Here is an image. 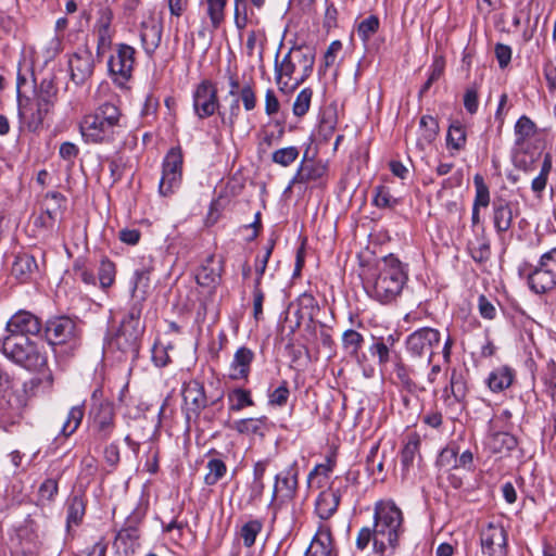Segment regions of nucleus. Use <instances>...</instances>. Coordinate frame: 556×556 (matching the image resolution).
Listing matches in <instances>:
<instances>
[{
	"label": "nucleus",
	"mask_w": 556,
	"mask_h": 556,
	"mask_svg": "<svg viewBox=\"0 0 556 556\" xmlns=\"http://www.w3.org/2000/svg\"><path fill=\"white\" fill-rule=\"evenodd\" d=\"M514 380V371L507 366L492 370L486 379L488 387L492 392H501L509 388Z\"/></svg>",
	"instance_id": "obj_32"
},
{
	"label": "nucleus",
	"mask_w": 556,
	"mask_h": 556,
	"mask_svg": "<svg viewBox=\"0 0 556 556\" xmlns=\"http://www.w3.org/2000/svg\"><path fill=\"white\" fill-rule=\"evenodd\" d=\"M214 255H208L204 264L198 269L195 279L200 286L211 287L217 283L220 274L219 270L212 267Z\"/></svg>",
	"instance_id": "obj_36"
},
{
	"label": "nucleus",
	"mask_w": 556,
	"mask_h": 556,
	"mask_svg": "<svg viewBox=\"0 0 556 556\" xmlns=\"http://www.w3.org/2000/svg\"><path fill=\"white\" fill-rule=\"evenodd\" d=\"M408 275L405 265L393 254L380 258L365 280L368 294L382 304L391 303L402 292Z\"/></svg>",
	"instance_id": "obj_1"
},
{
	"label": "nucleus",
	"mask_w": 556,
	"mask_h": 556,
	"mask_svg": "<svg viewBox=\"0 0 556 556\" xmlns=\"http://www.w3.org/2000/svg\"><path fill=\"white\" fill-rule=\"evenodd\" d=\"M327 170L328 167L324 162L307 160L304 156L295 175L290 181V186L321 184L323 179L327 175Z\"/></svg>",
	"instance_id": "obj_16"
},
{
	"label": "nucleus",
	"mask_w": 556,
	"mask_h": 556,
	"mask_svg": "<svg viewBox=\"0 0 556 556\" xmlns=\"http://www.w3.org/2000/svg\"><path fill=\"white\" fill-rule=\"evenodd\" d=\"M140 309L132 307L122 319L121 325L110 341L114 348L125 356L137 358L143 328L140 325Z\"/></svg>",
	"instance_id": "obj_6"
},
{
	"label": "nucleus",
	"mask_w": 556,
	"mask_h": 556,
	"mask_svg": "<svg viewBox=\"0 0 556 556\" xmlns=\"http://www.w3.org/2000/svg\"><path fill=\"white\" fill-rule=\"evenodd\" d=\"M536 131L538 127L530 117L527 115L520 116L514 128L515 146L521 149L527 140L533 138L536 135Z\"/></svg>",
	"instance_id": "obj_33"
},
{
	"label": "nucleus",
	"mask_w": 556,
	"mask_h": 556,
	"mask_svg": "<svg viewBox=\"0 0 556 556\" xmlns=\"http://www.w3.org/2000/svg\"><path fill=\"white\" fill-rule=\"evenodd\" d=\"M182 153L180 148H172L163 162V172L181 174Z\"/></svg>",
	"instance_id": "obj_51"
},
{
	"label": "nucleus",
	"mask_w": 556,
	"mask_h": 556,
	"mask_svg": "<svg viewBox=\"0 0 556 556\" xmlns=\"http://www.w3.org/2000/svg\"><path fill=\"white\" fill-rule=\"evenodd\" d=\"M315 54L307 48L295 47L278 60L275 59V80L278 89L283 93H291L302 85L312 74Z\"/></svg>",
	"instance_id": "obj_3"
},
{
	"label": "nucleus",
	"mask_w": 556,
	"mask_h": 556,
	"mask_svg": "<svg viewBox=\"0 0 556 556\" xmlns=\"http://www.w3.org/2000/svg\"><path fill=\"white\" fill-rule=\"evenodd\" d=\"M299 149L296 147H286L273 152L271 161L275 164L287 167L299 157Z\"/></svg>",
	"instance_id": "obj_48"
},
{
	"label": "nucleus",
	"mask_w": 556,
	"mask_h": 556,
	"mask_svg": "<svg viewBox=\"0 0 556 556\" xmlns=\"http://www.w3.org/2000/svg\"><path fill=\"white\" fill-rule=\"evenodd\" d=\"M187 418L192 416L198 417L202 409L207 405V399L204 392V387L198 381H190L186 384L182 392Z\"/></svg>",
	"instance_id": "obj_20"
},
{
	"label": "nucleus",
	"mask_w": 556,
	"mask_h": 556,
	"mask_svg": "<svg viewBox=\"0 0 556 556\" xmlns=\"http://www.w3.org/2000/svg\"><path fill=\"white\" fill-rule=\"evenodd\" d=\"M66 509V530L70 532L72 527H78L86 514V500L81 494H71L65 503Z\"/></svg>",
	"instance_id": "obj_25"
},
{
	"label": "nucleus",
	"mask_w": 556,
	"mask_h": 556,
	"mask_svg": "<svg viewBox=\"0 0 556 556\" xmlns=\"http://www.w3.org/2000/svg\"><path fill=\"white\" fill-rule=\"evenodd\" d=\"M163 24L161 20L150 16L141 23L140 39L143 50L152 55L160 47L162 40Z\"/></svg>",
	"instance_id": "obj_21"
},
{
	"label": "nucleus",
	"mask_w": 556,
	"mask_h": 556,
	"mask_svg": "<svg viewBox=\"0 0 556 556\" xmlns=\"http://www.w3.org/2000/svg\"><path fill=\"white\" fill-rule=\"evenodd\" d=\"M444 61L443 59L441 58H437L434 59L433 63L431 64V67H430V75L428 77V79L426 80V83L422 85L420 91H419V96H424L432 86V84L434 81H437L443 74L444 72Z\"/></svg>",
	"instance_id": "obj_56"
},
{
	"label": "nucleus",
	"mask_w": 556,
	"mask_h": 556,
	"mask_svg": "<svg viewBox=\"0 0 556 556\" xmlns=\"http://www.w3.org/2000/svg\"><path fill=\"white\" fill-rule=\"evenodd\" d=\"M374 197V204L379 208H394L399 203V199L394 198L390 190L384 186H379L376 189Z\"/></svg>",
	"instance_id": "obj_50"
},
{
	"label": "nucleus",
	"mask_w": 556,
	"mask_h": 556,
	"mask_svg": "<svg viewBox=\"0 0 556 556\" xmlns=\"http://www.w3.org/2000/svg\"><path fill=\"white\" fill-rule=\"evenodd\" d=\"M394 372L401 384L407 390H412L415 386L413 380L409 377L408 368L402 363L397 362L394 366Z\"/></svg>",
	"instance_id": "obj_62"
},
{
	"label": "nucleus",
	"mask_w": 556,
	"mask_h": 556,
	"mask_svg": "<svg viewBox=\"0 0 556 556\" xmlns=\"http://www.w3.org/2000/svg\"><path fill=\"white\" fill-rule=\"evenodd\" d=\"M85 416L83 404L75 405L68 410L67 417L61 428V434L65 438L71 437L79 428Z\"/></svg>",
	"instance_id": "obj_38"
},
{
	"label": "nucleus",
	"mask_w": 556,
	"mask_h": 556,
	"mask_svg": "<svg viewBox=\"0 0 556 556\" xmlns=\"http://www.w3.org/2000/svg\"><path fill=\"white\" fill-rule=\"evenodd\" d=\"M478 308L480 315L485 319H493L496 315L495 306L486 299L485 295L479 296Z\"/></svg>",
	"instance_id": "obj_64"
},
{
	"label": "nucleus",
	"mask_w": 556,
	"mask_h": 556,
	"mask_svg": "<svg viewBox=\"0 0 556 556\" xmlns=\"http://www.w3.org/2000/svg\"><path fill=\"white\" fill-rule=\"evenodd\" d=\"M235 4V25L241 30L247 27L248 17V3L245 0H233Z\"/></svg>",
	"instance_id": "obj_58"
},
{
	"label": "nucleus",
	"mask_w": 556,
	"mask_h": 556,
	"mask_svg": "<svg viewBox=\"0 0 556 556\" xmlns=\"http://www.w3.org/2000/svg\"><path fill=\"white\" fill-rule=\"evenodd\" d=\"M482 553L488 556H506L507 533L502 525L490 522L480 532Z\"/></svg>",
	"instance_id": "obj_13"
},
{
	"label": "nucleus",
	"mask_w": 556,
	"mask_h": 556,
	"mask_svg": "<svg viewBox=\"0 0 556 556\" xmlns=\"http://www.w3.org/2000/svg\"><path fill=\"white\" fill-rule=\"evenodd\" d=\"M1 351L7 358L31 371L40 370L48 362L42 348L23 334H7Z\"/></svg>",
	"instance_id": "obj_5"
},
{
	"label": "nucleus",
	"mask_w": 556,
	"mask_h": 556,
	"mask_svg": "<svg viewBox=\"0 0 556 556\" xmlns=\"http://www.w3.org/2000/svg\"><path fill=\"white\" fill-rule=\"evenodd\" d=\"M207 473L204 477L206 485H215L227 472L226 464L219 458H212L206 464Z\"/></svg>",
	"instance_id": "obj_42"
},
{
	"label": "nucleus",
	"mask_w": 556,
	"mask_h": 556,
	"mask_svg": "<svg viewBox=\"0 0 556 556\" xmlns=\"http://www.w3.org/2000/svg\"><path fill=\"white\" fill-rule=\"evenodd\" d=\"M51 89L52 85L50 81L43 80L40 84V92L37 99V111L31 114L33 122H36L37 124L42 123L43 116L48 112L50 98L52 96Z\"/></svg>",
	"instance_id": "obj_39"
},
{
	"label": "nucleus",
	"mask_w": 556,
	"mask_h": 556,
	"mask_svg": "<svg viewBox=\"0 0 556 556\" xmlns=\"http://www.w3.org/2000/svg\"><path fill=\"white\" fill-rule=\"evenodd\" d=\"M136 63V49L126 43H117L108 60L109 74L114 83L125 85L131 77Z\"/></svg>",
	"instance_id": "obj_10"
},
{
	"label": "nucleus",
	"mask_w": 556,
	"mask_h": 556,
	"mask_svg": "<svg viewBox=\"0 0 556 556\" xmlns=\"http://www.w3.org/2000/svg\"><path fill=\"white\" fill-rule=\"evenodd\" d=\"M374 530L386 546L388 556L396 554L400 536L404 533L403 514L393 502L375 505Z\"/></svg>",
	"instance_id": "obj_4"
},
{
	"label": "nucleus",
	"mask_w": 556,
	"mask_h": 556,
	"mask_svg": "<svg viewBox=\"0 0 556 556\" xmlns=\"http://www.w3.org/2000/svg\"><path fill=\"white\" fill-rule=\"evenodd\" d=\"M122 112L118 106L105 102L79 123V132L86 143H111L123 132Z\"/></svg>",
	"instance_id": "obj_2"
},
{
	"label": "nucleus",
	"mask_w": 556,
	"mask_h": 556,
	"mask_svg": "<svg viewBox=\"0 0 556 556\" xmlns=\"http://www.w3.org/2000/svg\"><path fill=\"white\" fill-rule=\"evenodd\" d=\"M237 97L239 101H242L243 108L248 112L254 110L257 105L256 92L251 84L243 85Z\"/></svg>",
	"instance_id": "obj_57"
},
{
	"label": "nucleus",
	"mask_w": 556,
	"mask_h": 556,
	"mask_svg": "<svg viewBox=\"0 0 556 556\" xmlns=\"http://www.w3.org/2000/svg\"><path fill=\"white\" fill-rule=\"evenodd\" d=\"M218 115L220 117L222 123L228 126L230 129H232L240 115L239 98L235 96L227 109H225L224 111H222L220 109L218 110Z\"/></svg>",
	"instance_id": "obj_46"
},
{
	"label": "nucleus",
	"mask_w": 556,
	"mask_h": 556,
	"mask_svg": "<svg viewBox=\"0 0 556 556\" xmlns=\"http://www.w3.org/2000/svg\"><path fill=\"white\" fill-rule=\"evenodd\" d=\"M312 97L313 90L311 88H304L299 92L292 106L295 116L301 117L308 112Z\"/></svg>",
	"instance_id": "obj_53"
},
{
	"label": "nucleus",
	"mask_w": 556,
	"mask_h": 556,
	"mask_svg": "<svg viewBox=\"0 0 556 556\" xmlns=\"http://www.w3.org/2000/svg\"><path fill=\"white\" fill-rule=\"evenodd\" d=\"M468 393L466 375L463 370L453 368L448 376V382L442 390V399L447 407L465 406Z\"/></svg>",
	"instance_id": "obj_15"
},
{
	"label": "nucleus",
	"mask_w": 556,
	"mask_h": 556,
	"mask_svg": "<svg viewBox=\"0 0 556 556\" xmlns=\"http://www.w3.org/2000/svg\"><path fill=\"white\" fill-rule=\"evenodd\" d=\"M46 200L55 202V206H47L45 212L48 219L54 222L62 215L65 208L66 198L58 191H51L46 194Z\"/></svg>",
	"instance_id": "obj_45"
},
{
	"label": "nucleus",
	"mask_w": 556,
	"mask_h": 556,
	"mask_svg": "<svg viewBox=\"0 0 556 556\" xmlns=\"http://www.w3.org/2000/svg\"><path fill=\"white\" fill-rule=\"evenodd\" d=\"M527 280L529 288L536 294L556 288V248L541 255L538 265L530 268Z\"/></svg>",
	"instance_id": "obj_8"
},
{
	"label": "nucleus",
	"mask_w": 556,
	"mask_h": 556,
	"mask_svg": "<svg viewBox=\"0 0 556 556\" xmlns=\"http://www.w3.org/2000/svg\"><path fill=\"white\" fill-rule=\"evenodd\" d=\"M111 12H103L96 24L97 28V55H102L112 45V35L110 30Z\"/></svg>",
	"instance_id": "obj_31"
},
{
	"label": "nucleus",
	"mask_w": 556,
	"mask_h": 556,
	"mask_svg": "<svg viewBox=\"0 0 556 556\" xmlns=\"http://www.w3.org/2000/svg\"><path fill=\"white\" fill-rule=\"evenodd\" d=\"M439 134V123L431 115H424L419 121L418 139L416 147L424 151L427 147L432 144Z\"/></svg>",
	"instance_id": "obj_27"
},
{
	"label": "nucleus",
	"mask_w": 556,
	"mask_h": 556,
	"mask_svg": "<svg viewBox=\"0 0 556 556\" xmlns=\"http://www.w3.org/2000/svg\"><path fill=\"white\" fill-rule=\"evenodd\" d=\"M364 343V337L354 329H348L342 334V348L344 352L352 358H355L358 363L363 359L359 355V350Z\"/></svg>",
	"instance_id": "obj_34"
},
{
	"label": "nucleus",
	"mask_w": 556,
	"mask_h": 556,
	"mask_svg": "<svg viewBox=\"0 0 556 556\" xmlns=\"http://www.w3.org/2000/svg\"><path fill=\"white\" fill-rule=\"evenodd\" d=\"M180 182L181 174L162 172L159 191L164 197L169 195L180 186Z\"/></svg>",
	"instance_id": "obj_49"
},
{
	"label": "nucleus",
	"mask_w": 556,
	"mask_h": 556,
	"mask_svg": "<svg viewBox=\"0 0 556 556\" xmlns=\"http://www.w3.org/2000/svg\"><path fill=\"white\" fill-rule=\"evenodd\" d=\"M473 184L476 188L473 205L478 207H486L490 204L489 187L485 185L483 177L479 174L473 177Z\"/></svg>",
	"instance_id": "obj_52"
},
{
	"label": "nucleus",
	"mask_w": 556,
	"mask_h": 556,
	"mask_svg": "<svg viewBox=\"0 0 556 556\" xmlns=\"http://www.w3.org/2000/svg\"><path fill=\"white\" fill-rule=\"evenodd\" d=\"M7 334H38L41 330L40 319L27 311L15 313L7 323Z\"/></svg>",
	"instance_id": "obj_17"
},
{
	"label": "nucleus",
	"mask_w": 556,
	"mask_h": 556,
	"mask_svg": "<svg viewBox=\"0 0 556 556\" xmlns=\"http://www.w3.org/2000/svg\"><path fill=\"white\" fill-rule=\"evenodd\" d=\"M266 422V417H260V418H244L239 419L233 422L232 428L241 433L247 435H264L263 429Z\"/></svg>",
	"instance_id": "obj_37"
},
{
	"label": "nucleus",
	"mask_w": 556,
	"mask_h": 556,
	"mask_svg": "<svg viewBox=\"0 0 556 556\" xmlns=\"http://www.w3.org/2000/svg\"><path fill=\"white\" fill-rule=\"evenodd\" d=\"M379 26L378 16L370 15L357 25V35L364 42H367L378 31Z\"/></svg>",
	"instance_id": "obj_47"
},
{
	"label": "nucleus",
	"mask_w": 556,
	"mask_h": 556,
	"mask_svg": "<svg viewBox=\"0 0 556 556\" xmlns=\"http://www.w3.org/2000/svg\"><path fill=\"white\" fill-rule=\"evenodd\" d=\"M472 258L476 262L482 263L490 257V244L486 240H481L478 245L469 247Z\"/></svg>",
	"instance_id": "obj_61"
},
{
	"label": "nucleus",
	"mask_w": 556,
	"mask_h": 556,
	"mask_svg": "<svg viewBox=\"0 0 556 556\" xmlns=\"http://www.w3.org/2000/svg\"><path fill=\"white\" fill-rule=\"evenodd\" d=\"M441 334L439 330L430 327H422L406 338V349L414 358L425 359L429 365L432 363L434 350L440 346Z\"/></svg>",
	"instance_id": "obj_9"
},
{
	"label": "nucleus",
	"mask_w": 556,
	"mask_h": 556,
	"mask_svg": "<svg viewBox=\"0 0 556 556\" xmlns=\"http://www.w3.org/2000/svg\"><path fill=\"white\" fill-rule=\"evenodd\" d=\"M229 409L231 412H240L248 406H253L251 392L245 389H235L228 394Z\"/></svg>",
	"instance_id": "obj_41"
},
{
	"label": "nucleus",
	"mask_w": 556,
	"mask_h": 556,
	"mask_svg": "<svg viewBox=\"0 0 556 556\" xmlns=\"http://www.w3.org/2000/svg\"><path fill=\"white\" fill-rule=\"evenodd\" d=\"M37 262L30 254H21L15 257L12 265V275L21 282L28 281L37 270Z\"/></svg>",
	"instance_id": "obj_30"
},
{
	"label": "nucleus",
	"mask_w": 556,
	"mask_h": 556,
	"mask_svg": "<svg viewBox=\"0 0 556 556\" xmlns=\"http://www.w3.org/2000/svg\"><path fill=\"white\" fill-rule=\"evenodd\" d=\"M446 143L455 150L464 149L466 144V130L458 122L451 124L448 127Z\"/></svg>",
	"instance_id": "obj_44"
},
{
	"label": "nucleus",
	"mask_w": 556,
	"mask_h": 556,
	"mask_svg": "<svg viewBox=\"0 0 556 556\" xmlns=\"http://www.w3.org/2000/svg\"><path fill=\"white\" fill-rule=\"evenodd\" d=\"M493 223L497 233H504L511 227L513 210L509 202L505 200L493 202Z\"/></svg>",
	"instance_id": "obj_28"
},
{
	"label": "nucleus",
	"mask_w": 556,
	"mask_h": 556,
	"mask_svg": "<svg viewBox=\"0 0 556 556\" xmlns=\"http://www.w3.org/2000/svg\"><path fill=\"white\" fill-rule=\"evenodd\" d=\"M71 79L76 85H83L93 73L94 61L88 50L75 52L68 59Z\"/></svg>",
	"instance_id": "obj_18"
},
{
	"label": "nucleus",
	"mask_w": 556,
	"mask_h": 556,
	"mask_svg": "<svg viewBox=\"0 0 556 556\" xmlns=\"http://www.w3.org/2000/svg\"><path fill=\"white\" fill-rule=\"evenodd\" d=\"M206 2V14L210 17L211 25L214 29L219 28L225 20V9L227 0H205Z\"/></svg>",
	"instance_id": "obj_43"
},
{
	"label": "nucleus",
	"mask_w": 556,
	"mask_h": 556,
	"mask_svg": "<svg viewBox=\"0 0 556 556\" xmlns=\"http://www.w3.org/2000/svg\"><path fill=\"white\" fill-rule=\"evenodd\" d=\"M263 525L260 520H250L241 528V536L247 547H251L261 532Z\"/></svg>",
	"instance_id": "obj_55"
},
{
	"label": "nucleus",
	"mask_w": 556,
	"mask_h": 556,
	"mask_svg": "<svg viewBox=\"0 0 556 556\" xmlns=\"http://www.w3.org/2000/svg\"><path fill=\"white\" fill-rule=\"evenodd\" d=\"M289 394L288 383L282 381V383L269 394L268 402L270 405L283 406L288 402Z\"/></svg>",
	"instance_id": "obj_60"
},
{
	"label": "nucleus",
	"mask_w": 556,
	"mask_h": 556,
	"mask_svg": "<svg viewBox=\"0 0 556 556\" xmlns=\"http://www.w3.org/2000/svg\"><path fill=\"white\" fill-rule=\"evenodd\" d=\"M305 556H338L332 544V536L329 528H319L306 549Z\"/></svg>",
	"instance_id": "obj_24"
},
{
	"label": "nucleus",
	"mask_w": 556,
	"mask_h": 556,
	"mask_svg": "<svg viewBox=\"0 0 556 556\" xmlns=\"http://www.w3.org/2000/svg\"><path fill=\"white\" fill-rule=\"evenodd\" d=\"M488 445L493 453H508L517 446V439L508 432H495L490 435Z\"/></svg>",
	"instance_id": "obj_35"
},
{
	"label": "nucleus",
	"mask_w": 556,
	"mask_h": 556,
	"mask_svg": "<svg viewBox=\"0 0 556 556\" xmlns=\"http://www.w3.org/2000/svg\"><path fill=\"white\" fill-rule=\"evenodd\" d=\"M58 481L54 478L46 479L39 486L38 493L41 501L51 502L58 494Z\"/></svg>",
	"instance_id": "obj_59"
},
{
	"label": "nucleus",
	"mask_w": 556,
	"mask_h": 556,
	"mask_svg": "<svg viewBox=\"0 0 556 556\" xmlns=\"http://www.w3.org/2000/svg\"><path fill=\"white\" fill-rule=\"evenodd\" d=\"M395 341L396 339L392 334H389L387 338L372 337L368 351L372 357L377 358L380 367H384L391 361Z\"/></svg>",
	"instance_id": "obj_26"
},
{
	"label": "nucleus",
	"mask_w": 556,
	"mask_h": 556,
	"mask_svg": "<svg viewBox=\"0 0 556 556\" xmlns=\"http://www.w3.org/2000/svg\"><path fill=\"white\" fill-rule=\"evenodd\" d=\"M151 267H142L135 270L134 276L130 280V291L132 298H138V292L141 290V300L144 299L146 290L150 285Z\"/></svg>",
	"instance_id": "obj_40"
},
{
	"label": "nucleus",
	"mask_w": 556,
	"mask_h": 556,
	"mask_svg": "<svg viewBox=\"0 0 556 556\" xmlns=\"http://www.w3.org/2000/svg\"><path fill=\"white\" fill-rule=\"evenodd\" d=\"M370 543H372V549L375 554L379 556H388L386 552V546L383 545L382 541L379 540L374 528L363 527L362 529H359L356 535V548L363 552L368 547Z\"/></svg>",
	"instance_id": "obj_29"
},
{
	"label": "nucleus",
	"mask_w": 556,
	"mask_h": 556,
	"mask_svg": "<svg viewBox=\"0 0 556 556\" xmlns=\"http://www.w3.org/2000/svg\"><path fill=\"white\" fill-rule=\"evenodd\" d=\"M115 280V265L109 260H102L99 267V281L103 289L111 287Z\"/></svg>",
	"instance_id": "obj_54"
},
{
	"label": "nucleus",
	"mask_w": 556,
	"mask_h": 556,
	"mask_svg": "<svg viewBox=\"0 0 556 556\" xmlns=\"http://www.w3.org/2000/svg\"><path fill=\"white\" fill-rule=\"evenodd\" d=\"M45 336L52 345L70 344L71 350L78 346L76 323L67 316L50 318L45 327Z\"/></svg>",
	"instance_id": "obj_11"
},
{
	"label": "nucleus",
	"mask_w": 556,
	"mask_h": 556,
	"mask_svg": "<svg viewBox=\"0 0 556 556\" xmlns=\"http://www.w3.org/2000/svg\"><path fill=\"white\" fill-rule=\"evenodd\" d=\"M254 353L247 346L239 348L229 367V377L232 380L248 379Z\"/></svg>",
	"instance_id": "obj_23"
},
{
	"label": "nucleus",
	"mask_w": 556,
	"mask_h": 556,
	"mask_svg": "<svg viewBox=\"0 0 556 556\" xmlns=\"http://www.w3.org/2000/svg\"><path fill=\"white\" fill-rule=\"evenodd\" d=\"M495 56L501 68H505L511 60V48L504 43H496Z\"/></svg>",
	"instance_id": "obj_63"
},
{
	"label": "nucleus",
	"mask_w": 556,
	"mask_h": 556,
	"mask_svg": "<svg viewBox=\"0 0 556 556\" xmlns=\"http://www.w3.org/2000/svg\"><path fill=\"white\" fill-rule=\"evenodd\" d=\"M193 111L200 118L204 119L213 116L220 109L217 96V88L208 80H202L194 89L192 94Z\"/></svg>",
	"instance_id": "obj_12"
},
{
	"label": "nucleus",
	"mask_w": 556,
	"mask_h": 556,
	"mask_svg": "<svg viewBox=\"0 0 556 556\" xmlns=\"http://www.w3.org/2000/svg\"><path fill=\"white\" fill-rule=\"evenodd\" d=\"M27 400L25 391H12L0 394V425L16 424L23 415Z\"/></svg>",
	"instance_id": "obj_14"
},
{
	"label": "nucleus",
	"mask_w": 556,
	"mask_h": 556,
	"mask_svg": "<svg viewBox=\"0 0 556 556\" xmlns=\"http://www.w3.org/2000/svg\"><path fill=\"white\" fill-rule=\"evenodd\" d=\"M341 501L340 490H336L333 484L323 491L315 503V511L323 520H328L337 511Z\"/></svg>",
	"instance_id": "obj_22"
},
{
	"label": "nucleus",
	"mask_w": 556,
	"mask_h": 556,
	"mask_svg": "<svg viewBox=\"0 0 556 556\" xmlns=\"http://www.w3.org/2000/svg\"><path fill=\"white\" fill-rule=\"evenodd\" d=\"M299 468L296 463L288 466L283 471L276 475L273 498L277 496L278 493H281V496L287 500H292L296 495L298 484H299Z\"/></svg>",
	"instance_id": "obj_19"
},
{
	"label": "nucleus",
	"mask_w": 556,
	"mask_h": 556,
	"mask_svg": "<svg viewBox=\"0 0 556 556\" xmlns=\"http://www.w3.org/2000/svg\"><path fill=\"white\" fill-rule=\"evenodd\" d=\"M88 422L90 433L96 441H108L115 430L114 404L109 400L97 397V392H93Z\"/></svg>",
	"instance_id": "obj_7"
}]
</instances>
